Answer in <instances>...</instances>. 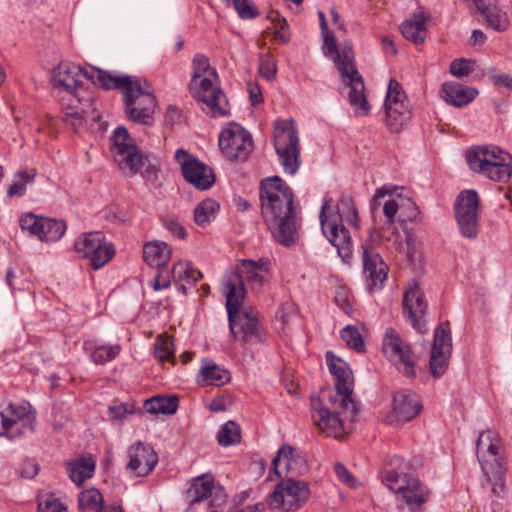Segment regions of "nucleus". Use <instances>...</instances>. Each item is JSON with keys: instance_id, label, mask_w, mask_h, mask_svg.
<instances>
[{"instance_id": "obj_31", "label": "nucleus", "mask_w": 512, "mask_h": 512, "mask_svg": "<svg viewBox=\"0 0 512 512\" xmlns=\"http://www.w3.org/2000/svg\"><path fill=\"white\" fill-rule=\"evenodd\" d=\"M489 162L488 164L470 166L469 168L494 182L507 183L512 177V163Z\"/></svg>"}, {"instance_id": "obj_10", "label": "nucleus", "mask_w": 512, "mask_h": 512, "mask_svg": "<svg viewBox=\"0 0 512 512\" xmlns=\"http://www.w3.org/2000/svg\"><path fill=\"white\" fill-rule=\"evenodd\" d=\"M75 252L89 260L94 270L104 267L115 255L113 244L100 231L83 233L74 243Z\"/></svg>"}, {"instance_id": "obj_39", "label": "nucleus", "mask_w": 512, "mask_h": 512, "mask_svg": "<svg viewBox=\"0 0 512 512\" xmlns=\"http://www.w3.org/2000/svg\"><path fill=\"white\" fill-rule=\"evenodd\" d=\"M171 273L174 280L186 281L191 284L198 282L203 277L202 273L187 261H179L175 263Z\"/></svg>"}, {"instance_id": "obj_20", "label": "nucleus", "mask_w": 512, "mask_h": 512, "mask_svg": "<svg viewBox=\"0 0 512 512\" xmlns=\"http://www.w3.org/2000/svg\"><path fill=\"white\" fill-rule=\"evenodd\" d=\"M127 469L136 477L147 476L158 463L153 447L141 441L131 445L127 451Z\"/></svg>"}, {"instance_id": "obj_13", "label": "nucleus", "mask_w": 512, "mask_h": 512, "mask_svg": "<svg viewBox=\"0 0 512 512\" xmlns=\"http://www.w3.org/2000/svg\"><path fill=\"white\" fill-rule=\"evenodd\" d=\"M35 413L26 405L9 404L0 412V437L16 440L34 431Z\"/></svg>"}, {"instance_id": "obj_56", "label": "nucleus", "mask_w": 512, "mask_h": 512, "mask_svg": "<svg viewBox=\"0 0 512 512\" xmlns=\"http://www.w3.org/2000/svg\"><path fill=\"white\" fill-rule=\"evenodd\" d=\"M273 21L277 20V24L275 26V38L282 43H287L289 41V32H288V24L286 19L281 18L279 14H276V17L272 18Z\"/></svg>"}, {"instance_id": "obj_21", "label": "nucleus", "mask_w": 512, "mask_h": 512, "mask_svg": "<svg viewBox=\"0 0 512 512\" xmlns=\"http://www.w3.org/2000/svg\"><path fill=\"white\" fill-rule=\"evenodd\" d=\"M362 264L368 287L381 289L388 275V266L380 254L369 244H362Z\"/></svg>"}, {"instance_id": "obj_63", "label": "nucleus", "mask_w": 512, "mask_h": 512, "mask_svg": "<svg viewBox=\"0 0 512 512\" xmlns=\"http://www.w3.org/2000/svg\"><path fill=\"white\" fill-rule=\"evenodd\" d=\"M182 113L179 108L176 106L170 105L167 108L166 114H165V122L169 125H174L175 123L179 122L181 119Z\"/></svg>"}, {"instance_id": "obj_1", "label": "nucleus", "mask_w": 512, "mask_h": 512, "mask_svg": "<svg viewBox=\"0 0 512 512\" xmlns=\"http://www.w3.org/2000/svg\"><path fill=\"white\" fill-rule=\"evenodd\" d=\"M329 371L335 378L336 393L330 397L334 411L324 407L319 398L311 399L312 420L317 428L326 436L340 438L346 432V421L354 422L359 412L352 399V371L340 358L331 351L326 353Z\"/></svg>"}, {"instance_id": "obj_16", "label": "nucleus", "mask_w": 512, "mask_h": 512, "mask_svg": "<svg viewBox=\"0 0 512 512\" xmlns=\"http://www.w3.org/2000/svg\"><path fill=\"white\" fill-rule=\"evenodd\" d=\"M479 197L475 190L461 192L455 203V217L462 236L474 239L478 235Z\"/></svg>"}, {"instance_id": "obj_6", "label": "nucleus", "mask_w": 512, "mask_h": 512, "mask_svg": "<svg viewBox=\"0 0 512 512\" xmlns=\"http://www.w3.org/2000/svg\"><path fill=\"white\" fill-rule=\"evenodd\" d=\"M98 74L100 76V87L103 89L123 90L125 113L130 120L145 125L152 120L156 99L148 90L149 84L146 80L132 78L128 75Z\"/></svg>"}, {"instance_id": "obj_33", "label": "nucleus", "mask_w": 512, "mask_h": 512, "mask_svg": "<svg viewBox=\"0 0 512 512\" xmlns=\"http://www.w3.org/2000/svg\"><path fill=\"white\" fill-rule=\"evenodd\" d=\"M95 461L92 457L81 458L67 464V471L70 479L81 486L87 479L93 476Z\"/></svg>"}, {"instance_id": "obj_36", "label": "nucleus", "mask_w": 512, "mask_h": 512, "mask_svg": "<svg viewBox=\"0 0 512 512\" xmlns=\"http://www.w3.org/2000/svg\"><path fill=\"white\" fill-rule=\"evenodd\" d=\"M66 223L63 220L42 217L39 239L41 241H57L66 231Z\"/></svg>"}, {"instance_id": "obj_2", "label": "nucleus", "mask_w": 512, "mask_h": 512, "mask_svg": "<svg viewBox=\"0 0 512 512\" xmlns=\"http://www.w3.org/2000/svg\"><path fill=\"white\" fill-rule=\"evenodd\" d=\"M294 198L291 187L279 176L261 181L260 201L263 218L275 240L286 247L298 241L302 224Z\"/></svg>"}, {"instance_id": "obj_40", "label": "nucleus", "mask_w": 512, "mask_h": 512, "mask_svg": "<svg viewBox=\"0 0 512 512\" xmlns=\"http://www.w3.org/2000/svg\"><path fill=\"white\" fill-rule=\"evenodd\" d=\"M78 506L81 510H95L104 512L103 496L98 489L84 490L79 494Z\"/></svg>"}, {"instance_id": "obj_25", "label": "nucleus", "mask_w": 512, "mask_h": 512, "mask_svg": "<svg viewBox=\"0 0 512 512\" xmlns=\"http://www.w3.org/2000/svg\"><path fill=\"white\" fill-rule=\"evenodd\" d=\"M418 395L413 392L400 391L394 394L393 410L388 416L391 424H402L413 420L422 411Z\"/></svg>"}, {"instance_id": "obj_17", "label": "nucleus", "mask_w": 512, "mask_h": 512, "mask_svg": "<svg viewBox=\"0 0 512 512\" xmlns=\"http://www.w3.org/2000/svg\"><path fill=\"white\" fill-rule=\"evenodd\" d=\"M175 158L186 182L198 190H207L215 183L213 170L184 149H177Z\"/></svg>"}, {"instance_id": "obj_18", "label": "nucleus", "mask_w": 512, "mask_h": 512, "mask_svg": "<svg viewBox=\"0 0 512 512\" xmlns=\"http://www.w3.org/2000/svg\"><path fill=\"white\" fill-rule=\"evenodd\" d=\"M383 352L389 361L406 377H413L415 375V362L412 350L393 328H388L385 332Z\"/></svg>"}, {"instance_id": "obj_34", "label": "nucleus", "mask_w": 512, "mask_h": 512, "mask_svg": "<svg viewBox=\"0 0 512 512\" xmlns=\"http://www.w3.org/2000/svg\"><path fill=\"white\" fill-rule=\"evenodd\" d=\"M84 348L87 351H92L90 358L96 364H104L115 359L121 351V346L118 344L110 346L96 345L93 341H86Z\"/></svg>"}, {"instance_id": "obj_14", "label": "nucleus", "mask_w": 512, "mask_h": 512, "mask_svg": "<svg viewBox=\"0 0 512 512\" xmlns=\"http://www.w3.org/2000/svg\"><path fill=\"white\" fill-rule=\"evenodd\" d=\"M219 147L228 159L245 161L253 150L252 136L241 125L231 123L221 132Z\"/></svg>"}, {"instance_id": "obj_32", "label": "nucleus", "mask_w": 512, "mask_h": 512, "mask_svg": "<svg viewBox=\"0 0 512 512\" xmlns=\"http://www.w3.org/2000/svg\"><path fill=\"white\" fill-rule=\"evenodd\" d=\"M179 406V399L175 395L154 396L144 402V408L151 414L173 415Z\"/></svg>"}, {"instance_id": "obj_12", "label": "nucleus", "mask_w": 512, "mask_h": 512, "mask_svg": "<svg viewBox=\"0 0 512 512\" xmlns=\"http://www.w3.org/2000/svg\"><path fill=\"white\" fill-rule=\"evenodd\" d=\"M98 73H106L97 68H82L71 63H60L54 70L52 82L54 88L64 92L65 98H68L79 87H83L81 77L89 80L94 85L100 86V76Z\"/></svg>"}, {"instance_id": "obj_15", "label": "nucleus", "mask_w": 512, "mask_h": 512, "mask_svg": "<svg viewBox=\"0 0 512 512\" xmlns=\"http://www.w3.org/2000/svg\"><path fill=\"white\" fill-rule=\"evenodd\" d=\"M329 201L325 200L319 215L321 229L327 240L337 249L338 255L345 263L352 259V239L349 230L335 217H329Z\"/></svg>"}, {"instance_id": "obj_58", "label": "nucleus", "mask_w": 512, "mask_h": 512, "mask_svg": "<svg viewBox=\"0 0 512 512\" xmlns=\"http://www.w3.org/2000/svg\"><path fill=\"white\" fill-rule=\"evenodd\" d=\"M165 228L173 235L180 239H185L187 232L185 228L175 219H168L164 221Z\"/></svg>"}, {"instance_id": "obj_3", "label": "nucleus", "mask_w": 512, "mask_h": 512, "mask_svg": "<svg viewBox=\"0 0 512 512\" xmlns=\"http://www.w3.org/2000/svg\"><path fill=\"white\" fill-rule=\"evenodd\" d=\"M221 291L226 298V309L230 331L236 340L243 343H262L266 333L261 327L256 312L251 307H243L246 288L237 274H229L221 282Z\"/></svg>"}, {"instance_id": "obj_54", "label": "nucleus", "mask_w": 512, "mask_h": 512, "mask_svg": "<svg viewBox=\"0 0 512 512\" xmlns=\"http://www.w3.org/2000/svg\"><path fill=\"white\" fill-rule=\"evenodd\" d=\"M172 343L169 341H160L155 344V357L159 361H174V354L172 351Z\"/></svg>"}, {"instance_id": "obj_24", "label": "nucleus", "mask_w": 512, "mask_h": 512, "mask_svg": "<svg viewBox=\"0 0 512 512\" xmlns=\"http://www.w3.org/2000/svg\"><path fill=\"white\" fill-rule=\"evenodd\" d=\"M284 463L287 478L301 476L308 470V462L305 456L297 448L284 444L278 450L277 455L272 461V470L277 476H281L279 470L280 464Z\"/></svg>"}, {"instance_id": "obj_43", "label": "nucleus", "mask_w": 512, "mask_h": 512, "mask_svg": "<svg viewBox=\"0 0 512 512\" xmlns=\"http://www.w3.org/2000/svg\"><path fill=\"white\" fill-rule=\"evenodd\" d=\"M217 440L224 447L239 443L241 440L240 426L234 421L226 422L219 430Z\"/></svg>"}, {"instance_id": "obj_51", "label": "nucleus", "mask_w": 512, "mask_h": 512, "mask_svg": "<svg viewBox=\"0 0 512 512\" xmlns=\"http://www.w3.org/2000/svg\"><path fill=\"white\" fill-rule=\"evenodd\" d=\"M242 19H252L258 15L250 0H231V3Z\"/></svg>"}, {"instance_id": "obj_4", "label": "nucleus", "mask_w": 512, "mask_h": 512, "mask_svg": "<svg viewBox=\"0 0 512 512\" xmlns=\"http://www.w3.org/2000/svg\"><path fill=\"white\" fill-rule=\"evenodd\" d=\"M324 54L330 56L342 77V81L348 88V100L354 108L355 114L367 116L370 112V104L365 95V85L362 76L358 72L354 52L351 45L346 44L342 49L337 44L332 31L326 29L322 32Z\"/></svg>"}, {"instance_id": "obj_57", "label": "nucleus", "mask_w": 512, "mask_h": 512, "mask_svg": "<svg viewBox=\"0 0 512 512\" xmlns=\"http://www.w3.org/2000/svg\"><path fill=\"white\" fill-rule=\"evenodd\" d=\"M334 471L337 477L345 483L349 487L356 486V479L354 476L348 471V469L341 463H336L334 467Z\"/></svg>"}, {"instance_id": "obj_52", "label": "nucleus", "mask_w": 512, "mask_h": 512, "mask_svg": "<svg viewBox=\"0 0 512 512\" xmlns=\"http://www.w3.org/2000/svg\"><path fill=\"white\" fill-rule=\"evenodd\" d=\"M407 101L406 95L402 89L401 84L391 79L388 84V91L385 99V103L402 102Z\"/></svg>"}, {"instance_id": "obj_26", "label": "nucleus", "mask_w": 512, "mask_h": 512, "mask_svg": "<svg viewBox=\"0 0 512 512\" xmlns=\"http://www.w3.org/2000/svg\"><path fill=\"white\" fill-rule=\"evenodd\" d=\"M512 163V155L495 145L475 146L467 152L466 160L470 166L488 164L489 162Z\"/></svg>"}, {"instance_id": "obj_62", "label": "nucleus", "mask_w": 512, "mask_h": 512, "mask_svg": "<svg viewBox=\"0 0 512 512\" xmlns=\"http://www.w3.org/2000/svg\"><path fill=\"white\" fill-rule=\"evenodd\" d=\"M398 209L399 204L395 200H389L384 204L383 213L390 224L394 222Z\"/></svg>"}, {"instance_id": "obj_42", "label": "nucleus", "mask_w": 512, "mask_h": 512, "mask_svg": "<svg viewBox=\"0 0 512 512\" xmlns=\"http://www.w3.org/2000/svg\"><path fill=\"white\" fill-rule=\"evenodd\" d=\"M432 350L451 353L452 338L448 321L440 323L436 328Z\"/></svg>"}, {"instance_id": "obj_45", "label": "nucleus", "mask_w": 512, "mask_h": 512, "mask_svg": "<svg viewBox=\"0 0 512 512\" xmlns=\"http://www.w3.org/2000/svg\"><path fill=\"white\" fill-rule=\"evenodd\" d=\"M340 334L341 338L350 348H353L357 352H363L365 350L364 339L357 327L348 325L341 330Z\"/></svg>"}, {"instance_id": "obj_44", "label": "nucleus", "mask_w": 512, "mask_h": 512, "mask_svg": "<svg viewBox=\"0 0 512 512\" xmlns=\"http://www.w3.org/2000/svg\"><path fill=\"white\" fill-rule=\"evenodd\" d=\"M413 480L408 474H399L395 470H388L383 476V483L392 491L400 493L407 488Z\"/></svg>"}, {"instance_id": "obj_30", "label": "nucleus", "mask_w": 512, "mask_h": 512, "mask_svg": "<svg viewBox=\"0 0 512 512\" xmlns=\"http://www.w3.org/2000/svg\"><path fill=\"white\" fill-rule=\"evenodd\" d=\"M230 380V373L216 365L212 360L205 359L197 374V382L202 386H221Z\"/></svg>"}, {"instance_id": "obj_64", "label": "nucleus", "mask_w": 512, "mask_h": 512, "mask_svg": "<svg viewBox=\"0 0 512 512\" xmlns=\"http://www.w3.org/2000/svg\"><path fill=\"white\" fill-rule=\"evenodd\" d=\"M26 192V185L25 183H23L22 181H15L13 182L8 190H7V194L9 197H21L25 194Z\"/></svg>"}, {"instance_id": "obj_50", "label": "nucleus", "mask_w": 512, "mask_h": 512, "mask_svg": "<svg viewBox=\"0 0 512 512\" xmlns=\"http://www.w3.org/2000/svg\"><path fill=\"white\" fill-rule=\"evenodd\" d=\"M495 464L497 467L493 472L494 482L491 491L496 497H502L505 492V469L497 459Z\"/></svg>"}, {"instance_id": "obj_49", "label": "nucleus", "mask_w": 512, "mask_h": 512, "mask_svg": "<svg viewBox=\"0 0 512 512\" xmlns=\"http://www.w3.org/2000/svg\"><path fill=\"white\" fill-rule=\"evenodd\" d=\"M39 512H67L66 506L53 494H48L38 503Z\"/></svg>"}, {"instance_id": "obj_35", "label": "nucleus", "mask_w": 512, "mask_h": 512, "mask_svg": "<svg viewBox=\"0 0 512 512\" xmlns=\"http://www.w3.org/2000/svg\"><path fill=\"white\" fill-rule=\"evenodd\" d=\"M335 217L339 223L346 221L354 228L359 227V217L354 201L351 196L343 195L337 205V215H328Z\"/></svg>"}, {"instance_id": "obj_37", "label": "nucleus", "mask_w": 512, "mask_h": 512, "mask_svg": "<svg viewBox=\"0 0 512 512\" xmlns=\"http://www.w3.org/2000/svg\"><path fill=\"white\" fill-rule=\"evenodd\" d=\"M219 204L213 199H205L194 209V220L197 225L205 227L216 218Z\"/></svg>"}, {"instance_id": "obj_11", "label": "nucleus", "mask_w": 512, "mask_h": 512, "mask_svg": "<svg viewBox=\"0 0 512 512\" xmlns=\"http://www.w3.org/2000/svg\"><path fill=\"white\" fill-rule=\"evenodd\" d=\"M111 140L114 160L122 171L137 174L145 167L148 158L139 153L124 126H118L114 130Z\"/></svg>"}, {"instance_id": "obj_5", "label": "nucleus", "mask_w": 512, "mask_h": 512, "mask_svg": "<svg viewBox=\"0 0 512 512\" xmlns=\"http://www.w3.org/2000/svg\"><path fill=\"white\" fill-rule=\"evenodd\" d=\"M191 80L188 89L192 97L202 102L206 113L212 117H224L230 114L228 100L219 83V76L209 59L196 54L192 60Z\"/></svg>"}, {"instance_id": "obj_29", "label": "nucleus", "mask_w": 512, "mask_h": 512, "mask_svg": "<svg viewBox=\"0 0 512 512\" xmlns=\"http://www.w3.org/2000/svg\"><path fill=\"white\" fill-rule=\"evenodd\" d=\"M170 258L171 249L165 242L150 241L143 246V259L150 267L166 269Z\"/></svg>"}, {"instance_id": "obj_8", "label": "nucleus", "mask_w": 512, "mask_h": 512, "mask_svg": "<svg viewBox=\"0 0 512 512\" xmlns=\"http://www.w3.org/2000/svg\"><path fill=\"white\" fill-rule=\"evenodd\" d=\"M189 501L187 512H202V510L218 508L227 502L225 489L215 484L214 477L207 473L197 476L187 490Z\"/></svg>"}, {"instance_id": "obj_53", "label": "nucleus", "mask_w": 512, "mask_h": 512, "mask_svg": "<svg viewBox=\"0 0 512 512\" xmlns=\"http://www.w3.org/2000/svg\"><path fill=\"white\" fill-rule=\"evenodd\" d=\"M407 118L397 110L386 111V125L391 132H399L407 122Z\"/></svg>"}, {"instance_id": "obj_55", "label": "nucleus", "mask_w": 512, "mask_h": 512, "mask_svg": "<svg viewBox=\"0 0 512 512\" xmlns=\"http://www.w3.org/2000/svg\"><path fill=\"white\" fill-rule=\"evenodd\" d=\"M449 71L456 77L468 76L471 72V62L466 59H455L450 63Z\"/></svg>"}, {"instance_id": "obj_7", "label": "nucleus", "mask_w": 512, "mask_h": 512, "mask_svg": "<svg viewBox=\"0 0 512 512\" xmlns=\"http://www.w3.org/2000/svg\"><path fill=\"white\" fill-rule=\"evenodd\" d=\"M274 147L285 173L294 175L300 166V145L293 119L275 123Z\"/></svg>"}, {"instance_id": "obj_48", "label": "nucleus", "mask_w": 512, "mask_h": 512, "mask_svg": "<svg viewBox=\"0 0 512 512\" xmlns=\"http://www.w3.org/2000/svg\"><path fill=\"white\" fill-rule=\"evenodd\" d=\"M41 221L42 217H39L30 212L23 214L20 217L19 224L22 230L28 231L30 234L39 238Z\"/></svg>"}, {"instance_id": "obj_59", "label": "nucleus", "mask_w": 512, "mask_h": 512, "mask_svg": "<svg viewBox=\"0 0 512 512\" xmlns=\"http://www.w3.org/2000/svg\"><path fill=\"white\" fill-rule=\"evenodd\" d=\"M157 271L158 272L153 283V288L156 291L169 287L171 283L168 272L164 274V269Z\"/></svg>"}, {"instance_id": "obj_46", "label": "nucleus", "mask_w": 512, "mask_h": 512, "mask_svg": "<svg viewBox=\"0 0 512 512\" xmlns=\"http://www.w3.org/2000/svg\"><path fill=\"white\" fill-rule=\"evenodd\" d=\"M451 353L441 351H431L429 362L430 373L433 377H440L444 374L447 368L448 359Z\"/></svg>"}, {"instance_id": "obj_61", "label": "nucleus", "mask_w": 512, "mask_h": 512, "mask_svg": "<svg viewBox=\"0 0 512 512\" xmlns=\"http://www.w3.org/2000/svg\"><path fill=\"white\" fill-rule=\"evenodd\" d=\"M398 189H403L402 187H397L394 185H384L376 189L375 195L373 197V204L375 205L377 200L383 198L385 196H392L396 193Z\"/></svg>"}, {"instance_id": "obj_22", "label": "nucleus", "mask_w": 512, "mask_h": 512, "mask_svg": "<svg viewBox=\"0 0 512 512\" xmlns=\"http://www.w3.org/2000/svg\"><path fill=\"white\" fill-rule=\"evenodd\" d=\"M64 121H69L71 117L98 119L96 112L94 95L88 89L79 87L78 91L71 94L70 97H62Z\"/></svg>"}, {"instance_id": "obj_38", "label": "nucleus", "mask_w": 512, "mask_h": 512, "mask_svg": "<svg viewBox=\"0 0 512 512\" xmlns=\"http://www.w3.org/2000/svg\"><path fill=\"white\" fill-rule=\"evenodd\" d=\"M401 33L407 39L415 44L422 43L426 38V28L423 19L416 18L407 20L401 25Z\"/></svg>"}, {"instance_id": "obj_47", "label": "nucleus", "mask_w": 512, "mask_h": 512, "mask_svg": "<svg viewBox=\"0 0 512 512\" xmlns=\"http://www.w3.org/2000/svg\"><path fill=\"white\" fill-rule=\"evenodd\" d=\"M258 71L266 80H274L277 72L276 59L274 56L269 54H260Z\"/></svg>"}, {"instance_id": "obj_9", "label": "nucleus", "mask_w": 512, "mask_h": 512, "mask_svg": "<svg viewBox=\"0 0 512 512\" xmlns=\"http://www.w3.org/2000/svg\"><path fill=\"white\" fill-rule=\"evenodd\" d=\"M310 497L309 484L290 477L281 480L269 495L268 505L285 512L300 509Z\"/></svg>"}, {"instance_id": "obj_23", "label": "nucleus", "mask_w": 512, "mask_h": 512, "mask_svg": "<svg viewBox=\"0 0 512 512\" xmlns=\"http://www.w3.org/2000/svg\"><path fill=\"white\" fill-rule=\"evenodd\" d=\"M403 306L412 327L419 333H425L427 328L424 316L427 310V303L424 293L416 282L410 284L409 288L404 292Z\"/></svg>"}, {"instance_id": "obj_60", "label": "nucleus", "mask_w": 512, "mask_h": 512, "mask_svg": "<svg viewBox=\"0 0 512 512\" xmlns=\"http://www.w3.org/2000/svg\"><path fill=\"white\" fill-rule=\"evenodd\" d=\"M490 79L496 86H502L512 90V76L508 74H490Z\"/></svg>"}, {"instance_id": "obj_28", "label": "nucleus", "mask_w": 512, "mask_h": 512, "mask_svg": "<svg viewBox=\"0 0 512 512\" xmlns=\"http://www.w3.org/2000/svg\"><path fill=\"white\" fill-rule=\"evenodd\" d=\"M475 6L485 17L487 25L493 30L502 32L508 28V16L496 5L495 0H475Z\"/></svg>"}, {"instance_id": "obj_41", "label": "nucleus", "mask_w": 512, "mask_h": 512, "mask_svg": "<svg viewBox=\"0 0 512 512\" xmlns=\"http://www.w3.org/2000/svg\"><path fill=\"white\" fill-rule=\"evenodd\" d=\"M400 493L407 505L411 508L419 507L427 499L425 488L414 478L409 483L408 487L403 489Z\"/></svg>"}, {"instance_id": "obj_19", "label": "nucleus", "mask_w": 512, "mask_h": 512, "mask_svg": "<svg viewBox=\"0 0 512 512\" xmlns=\"http://www.w3.org/2000/svg\"><path fill=\"white\" fill-rule=\"evenodd\" d=\"M269 266L270 262L264 258H261L258 261L242 259L235 270H228L224 274L221 282L229 274H237L244 286L245 280L252 290L260 291L261 288L268 283L267 274L269 272Z\"/></svg>"}, {"instance_id": "obj_27", "label": "nucleus", "mask_w": 512, "mask_h": 512, "mask_svg": "<svg viewBox=\"0 0 512 512\" xmlns=\"http://www.w3.org/2000/svg\"><path fill=\"white\" fill-rule=\"evenodd\" d=\"M478 91L475 88L466 87L458 82H445L441 87V97L443 100L455 107H464L472 102L477 96Z\"/></svg>"}]
</instances>
